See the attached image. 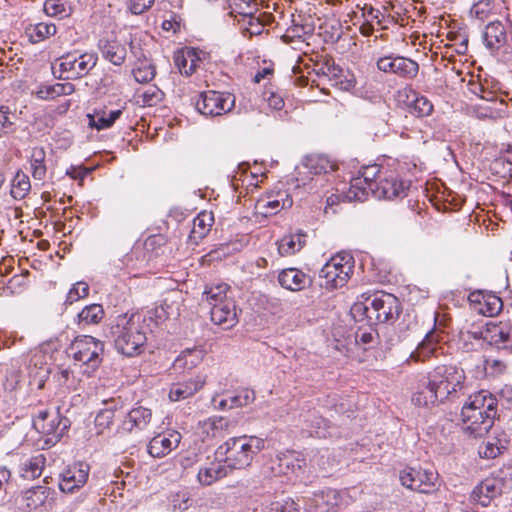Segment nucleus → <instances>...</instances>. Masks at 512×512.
Here are the masks:
<instances>
[{"label":"nucleus","instance_id":"6e6d98bb","mask_svg":"<svg viewBox=\"0 0 512 512\" xmlns=\"http://www.w3.org/2000/svg\"><path fill=\"white\" fill-rule=\"evenodd\" d=\"M492 10V2L490 0H481L475 3L471 9L470 13L476 19L480 21H484Z\"/></svg>","mask_w":512,"mask_h":512},{"label":"nucleus","instance_id":"7c9ffc66","mask_svg":"<svg viewBox=\"0 0 512 512\" xmlns=\"http://www.w3.org/2000/svg\"><path fill=\"white\" fill-rule=\"evenodd\" d=\"M51 491L49 488L37 486L25 493L26 505L30 510L44 509L48 510L51 506L49 497Z\"/></svg>","mask_w":512,"mask_h":512},{"label":"nucleus","instance_id":"a211bd4d","mask_svg":"<svg viewBox=\"0 0 512 512\" xmlns=\"http://www.w3.org/2000/svg\"><path fill=\"white\" fill-rule=\"evenodd\" d=\"M210 315L211 321L223 327V329H230L238 323V315L234 301L212 303Z\"/></svg>","mask_w":512,"mask_h":512},{"label":"nucleus","instance_id":"ea45409f","mask_svg":"<svg viewBox=\"0 0 512 512\" xmlns=\"http://www.w3.org/2000/svg\"><path fill=\"white\" fill-rule=\"evenodd\" d=\"M121 110H112L108 113H98L96 115L88 114L89 125L97 130L107 129L121 116Z\"/></svg>","mask_w":512,"mask_h":512},{"label":"nucleus","instance_id":"b1692460","mask_svg":"<svg viewBox=\"0 0 512 512\" xmlns=\"http://www.w3.org/2000/svg\"><path fill=\"white\" fill-rule=\"evenodd\" d=\"M309 500L310 507L314 508V512H336L340 497L336 490L326 489L315 493Z\"/></svg>","mask_w":512,"mask_h":512},{"label":"nucleus","instance_id":"6ab92c4d","mask_svg":"<svg viewBox=\"0 0 512 512\" xmlns=\"http://www.w3.org/2000/svg\"><path fill=\"white\" fill-rule=\"evenodd\" d=\"M97 47L101 52L102 57L115 66H121L126 59L127 50L116 38H101L98 41Z\"/></svg>","mask_w":512,"mask_h":512},{"label":"nucleus","instance_id":"6e6552de","mask_svg":"<svg viewBox=\"0 0 512 512\" xmlns=\"http://www.w3.org/2000/svg\"><path fill=\"white\" fill-rule=\"evenodd\" d=\"M363 309L367 319L379 323L394 320L401 312L399 300L388 293L375 295L372 299H368Z\"/></svg>","mask_w":512,"mask_h":512},{"label":"nucleus","instance_id":"72a5a7b5","mask_svg":"<svg viewBox=\"0 0 512 512\" xmlns=\"http://www.w3.org/2000/svg\"><path fill=\"white\" fill-rule=\"evenodd\" d=\"M204 357L201 349H187L183 351L174 361L173 367L178 370H191L198 366Z\"/></svg>","mask_w":512,"mask_h":512},{"label":"nucleus","instance_id":"4d7b16f0","mask_svg":"<svg viewBox=\"0 0 512 512\" xmlns=\"http://www.w3.org/2000/svg\"><path fill=\"white\" fill-rule=\"evenodd\" d=\"M506 369V364L498 359L485 358L484 359V370L487 375L496 376L502 374Z\"/></svg>","mask_w":512,"mask_h":512},{"label":"nucleus","instance_id":"603ef678","mask_svg":"<svg viewBox=\"0 0 512 512\" xmlns=\"http://www.w3.org/2000/svg\"><path fill=\"white\" fill-rule=\"evenodd\" d=\"M502 301L495 295H488L484 297V304L480 311L488 316L497 315L502 310Z\"/></svg>","mask_w":512,"mask_h":512},{"label":"nucleus","instance_id":"8fccbe9b","mask_svg":"<svg viewBox=\"0 0 512 512\" xmlns=\"http://www.w3.org/2000/svg\"><path fill=\"white\" fill-rule=\"evenodd\" d=\"M305 166L309 169L310 173L315 175L327 173L329 169H332V165L324 157L307 158Z\"/></svg>","mask_w":512,"mask_h":512},{"label":"nucleus","instance_id":"e433bc0d","mask_svg":"<svg viewBox=\"0 0 512 512\" xmlns=\"http://www.w3.org/2000/svg\"><path fill=\"white\" fill-rule=\"evenodd\" d=\"M104 317V310L100 304H91L82 309L78 314V323L85 327L91 324H98Z\"/></svg>","mask_w":512,"mask_h":512},{"label":"nucleus","instance_id":"c9c22d12","mask_svg":"<svg viewBox=\"0 0 512 512\" xmlns=\"http://www.w3.org/2000/svg\"><path fill=\"white\" fill-rule=\"evenodd\" d=\"M30 166L35 180H43L46 177V153L42 147H34L32 149Z\"/></svg>","mask_w":512,"mask_h":512},{"label":"nucleus","instance_id":"052dcab7","mask_svg":"<svg viewBox=\"0 0 512 512\" xmlns=\"http://www.w3.org/2000/svg\"><path fill=\"white\" fill-rule=\"evenodd\" d=\"M163 93L157 87H149L143 92V103L147 106H154L162 100Z\"/></svg>","mask_w":512,"mask_h":512},{"label":"nucleus","instance_id":"f8f14e48","mask_svg":"<svg viewBox=\"0 0 512 512\" xmlns=\"http://www.w3.org/2000/svg\"><path fill=\"white\" fill-rule=\"evenodd\" d=\"M409 187L410 182L403 181L395 173L390 172L379 176V181L372 194L378 199H402L407 195Z\"/></svg>","mask_w":512,"mask_h":512},{"label":"nucleus","instance_id":"c756f323","mask_svg":"<svg viewBox=\"0 0 512 512\" xmlns=\"http://www.w3.org/2000/svg\"><path fill=\"white\" fill-rule=\"evenodd\" d=\"M229 470L223 460L217 459L209 465L201 467L198 471V480L202 485H211L215 481L227 476Z\"/></svg>","mask_w":512,"mask_h":512},{"label":"nucleus","instance_id":"423d86ee","mask_svg":"<svg viewBox=\"0 0 512 512\" xmlns=\"http://www.w3.org/2000/svg\"><path fill=\"white\" fill-rule=\"evenodd\" d=\"M427 375L443 401L464 388L465 373L456 366L439 365Z\"/></svg>","mask_w":512,"mask_h":512},{"label":"nucleus","instance_id":"3c124183","mask_svg":"<svg viewBox=\"0 0 512 512\" xmlns=\"http://www.w3.org/2000/svg\"><path fill=\"white\" fill-rule=\"evenodd\" d=\"M156 75L155 67L152 64L144 63L133 70V76L139 83H147L154 79Z\"/></svg>","mask_w":512,"mask_h":512},{"label":"nucleus","instance_id":"f3484780","mask_svg":"<svg viewBox=\"0 0 512 512\" xmlns=\"http://www.w3.org/2000/svg\"><path fill=\"white\" fill-rule=\"evenodd\" d=\"M180 440L181 435L177 431L158 434L150 440L148 453L154 458H162L177 448Z\"/></svg>","mask_w":512,"mask_h":512},{"label":"nucleus","instance_id":"9b49d317","mask_svg":"<svg viewBox=\"0 0 512 512\" xmlns=\"http://www.w3.org/2000/svg\"><path fill=\"white\" fill-rule=\"evenodd\" d=\"M401 484L410 490L420 493L433 491L436 481V473L429 469L407 467L400 472Z\"/></svg>","mask_w":512,"mask_h":512},{"label":"nucleus","instance_id":"7ed1b4c3","mask_svg":"<svg viewBox=\"0 0 512 512\" xmlns=\"http://www.w3.org/2000/svg\"><path fill=\"white\" fill-rule=\"evenodd\" d=\"M264 448V440L256 436L232 437L216 450V458L223 460L228 470L244 469L251 465L254 457Z\"/></svg>","mask_w":512,"mask_h":512},{"label":"nucleus","instance_id":"a18cd8bd","mask_svg":"<svg viewBox=\"0 0 512 512\" xmlns=\"http://www.w3.org/2000/svg\"><path fill=\"white\" fill-rule=\"evenodd\" d=\"M56 26L53 23L40 22L35 24L29 33L32 42L38 43L44 39L55 35Z\"/></svg>","mask_w":512,"mask_h":512},{"label":"nucleus","instance_id":"412c9836","mask_svg":"<svg viewBox=\"0 0 512 512\" xmlns=\"http://www.w3.org/2000/svg\"><path fill=\"white\" fill-rule=\"evenodd\" d=\"M206 383L205 375H197L193 379L173 383L170 387L169 398L171 401H181L193 396L201 390Z\"/></svg>","mask_w":512,"mask_h":512},{"label":"nucleus","instance_id":"39448f33","mask_svg":"<svg viewBox=\"0 0 512 512\" xmlns=\"http://www.w3.org/2000/svg\"><path fill=\"white\" fill-rule=\"evenodd\" d=\"M354 268V258L350 253L342 252L330 258L319 272L320 286L332 290L343 287Z\"/></svg>","mask_w":512,"mask_h":512},{"label":"nucleus","instance_id":"f704fd0d","mask_svg":"<svg viewBox=\"0 0 512 512\" xmlns=\"http://www.w3.org/2000/svg\"><path fill=\"white\" fill-rule=\"evenodd\" d=\"M306 235L302 232L284 236L278 242V251L282 256L293 255L300 251L305 245Z\"/></svg>","mask_w":512,"mask_h":512},{"label":"nucleus","instance_id":"4be33fe9","mask_svg":"<svg viewBox=\"0 0 512 512\" xmlns=\"http://www.w3.org/2000/svg\"><path fill=\"white\" fill-rule=\"evenodd\" d=\"M279 284L290 291H301L310 286L312 280L304 272L296 268H287L278 275Z\"/></svg>","mask_w":512,"mask_h":512},{"label":"nucleus","instance_id":"0e129e2a","mask_svg":"<svg viewBox=\"0 0 512 512\" xmlns=\"http://www.w3.org/2000/svg\"><path fill=\"white\" fill-rule=\"evenodd\" d=\"M54 96L59 97L62 95H70L75 91V87L72 83H56L53 85Z\"/></svg>","mask_w":512,"mask_h":512},{"label":"nucleus","instance_id":"393cba45","mask_svg":"<svg viewBox=\"0 0 512 512\" xmlns=\"http://www.w3.org/2000/svg\"><path fill=\"white\" fill-rule=\"evenodd\" d=\"M400 96H405L404 101L408 112L416 117L428 116L433 111L431 101L427 97L417 94L415 91H405L404 94Z\"/></svg>","mask_w":512,"mask_h":512},{"label":"nucleus","instance_id":"bf43d9fd","mask_svg":"<svg viewBox=\"0 0 512 512\" xmlns=\"http://www.w3.org/2000/svg\"><path fill=\"white\" fill-rule=\"evenodd\" d=\"M264 30L263 24L259 19L250 16L248 20V26L243 28L242 33L245 37L251 38L252 36L261 35Z\"/></svg>","mask_w":512,"mask_h":512},{"label":"nucleus","instance_id":"09e8293b","mask_svg":"<svg viewBox=\"0 0 512 512\" xmlns=\"http://www.w3.org/2000/svg\"><path fill=\"white\" fill-rule=\"evenodd\" d=\"M89 294V286L86 282L80 281L75 283L68 291L65 304H73L74 302L85 298Z\"/></svg>","mask_w":512,"mask_h":512},{"label":"nucleus","instance_id":"f257e3e1","mask_svg":"<svg viewBox=\"0 0 512 512\" xmlns=\"http://www.w3.org/2000/svg\"><path fill=\"white\" fill-rule=\"evenodd\" d=\"M496 413V398L488 391L481 390L468 397L461 409L458 424L466 436L480 438L492 428Z\"/></svg>","mask_w":512,"mask_h":512},{"label":"nucleus","instance_id":"774afa93","mask_svg":"<svg viewBox=\"0 0 512 512\" xmlns=\"http://www.w3.org/2000/svg\"><path fill=\"white\" fill-rule=\"evenodd\" d=\"M11 114V110L9 106L1 105L0 106V123L4 128H10L14 123L10 120L9 115Z\"/></svg>","mask_w":512,"mask_h":512},{"label":"nucleus","instance_id":"864d4df0","mask_svg":"<svg viewBox=\"0 0 512 512\" xmlns=\"http://www.w3.org/2000/svg\"><path fill=\"white\" fill-rule=\"evenodd\" d=\"M194 501L188 492L182 491L177 493L172 499V507L174 512H184L188 510Z\"/></svg>","mask_w":512,"mask_h":512},{"label":"nucleus","instance_id":"de8ad7c7","mask_svg":"<svg viewBox=\"0 0 512 512\" xmlns=\"http://www.w3.org/2000/svg\"><path fill=\"white\" fill-rule=\"evenodd\" d=\"M230 408H239L252 403L255 400V393L253 390L243 388L237 390L233 396H228Z\"/></svg>","mask_w":512,"mask_h":512},{"label":"nucleus","instance_id":"338daca9","mask_svg":"<svg viewBox=\"0 0 512 512\" xmlns=\"http://www.w3.org/2000/svg\"><path fill=\"white\" fill-rule=\"evenodd\" d=\"M469 86H470V91L473 94L479 96L480 98L487 99V100H490V99L493 98L492 92H488L487 95L484 94L485 93V89H484V87L480 83H478V82H471L469 84Z\"/></svg>","mask_w":512,"mask_h":512},{"label":"nucleus","instance_id":"9d476101","mask_svg":"<svg viewBox=\"0 0 512 512\" xmlns=\"http://www.w3.org/2000/svg\"><path fill=\"white\" fill-rule=\"evenodd\" d=\"M235 106V96L228 92L205 91L196 102L197 110L205 116H219Z\"/></svg>","mask_w":512,"mask_h":512},{"label":"nucleus","instance_id":"dca6fc26","mask_svg":"<svg viewBox=\"0 0 512 512\" xmlns=\"http://www.w3.org/2000/svg\"><path fill=\"white\" fill-rule=\"evenodd\" d=\"M380 175L385 173H382L377 165L366 167L360 177L352 179L349 193L353 194V198L363 200L369 192H373Z\"/></svg>","mask_w":512,"mask_h":512},{"label":"nucleus","instance_id":"a878e982","mask_svg":"<svg viewBox=\"0 0 512 512\" xmlns=\"http://www.w3.org/2000/svg\"><path fill=\"white\" fill-rule=\"evenodd\" d=\"M276 462L277 467L273 466L272 470L284 475L297 474L305 465V460L301 459L299 454L290 451L277 455Z\"/></svg>","mask_w":512,"mask_h":512},{"label":"nucleus","instance_id":"aec40b11","mask_svg":"<svg viewBox=\"0 0 512 512\" xmlns=\"http://www.w3.org/2000/svg\"><path fill=\"white\" fill-rule=\"evenodd\" d=\"M440 402L443 399H440L437 389L432 386L429 376L423 377L412 395V403L420 407H432Z\"/></svg>","mask_w":512,"mask_h":512},{"label":"nucleus","instance_id":"5701e85b","mask_svg":"<svg viewBox=\"0 0 512 512\" xmlns=\"http://www.w3.org/2000/svg\"><path fill=\"white\" fill-rule=\"evenodd\" d=\"M152 412L150 409L138 406L131 409L122 422V429L126 432L144 430L150 423Z\"/></svg>","mask_w":512,"mask_h":512},{"label":"nucleus","instance_id":"69168bd1","mask_svg":"<svg viewBox=\"0 0 512 512\" xmlns=\"http://www.w3.org/2000/svg\"><path fill=\"white\" fill-rule=\"evenodd\" d=\"M104 408L112 412V416L115 417V413L123 409V401L120 398H111L103 402Z\"/></svg>","mask_w":512,"mask_h":512},{"label":"nucleus","instance_id":"4c0bfd02","mask_svg":"<svg viewBox=\"0 0 512 512\" xmlns=\"http://www.w3.org/2000/svg\"><path fill=\"white\" fill-rule=\"evenodd\" d=\"M508 442L509 441L506 438H493L491 440H488L486 443H483L479 447L478 453L481 458L494 459L498 455L502 454L504 450L507 449Z\"/></svg>","mask_w":512,"mask_h":512},{"label":"nucleus","instance_id":"bb28decb","mask_svg":"<svg viewBox=\"0 0 512 512\" xmlns=\"http://www.w3.org/2000/svg\"><path fill=\"white\" fill-rule=\"evenodd\" d=\"M483 40L489 50H498L507 41L506 29L502 22H490L483 33Z\"/></svg>","mask_w":512,"mask_h":512},{"label":"nucleus","instance_id":"1a4fd4ad","mask_svg":"<svg viewBox=\"0 0 512 512\" xmlns=\"http://www.w3.org/2000/svg\"><path fill=\"white\" fill-rule=\"evenodd\" d=\"M95 53H68L59 59L61 79H79L87 75L97 64Z\"/></svg>","mask_w":512,"mask_h":512},{"label":"nucleus","instance_id":"20e7f679","mask_svg":"<svg viewBox=\"0 0 512 512\" xmlns=\"http://www.w3.org/2000/svg\"><path fill=\"white\" fill-rule=\"evenodd\" d=\"M69 426V419L63 417L57 410H41L33 418V427L41 434L38 442H43V449L58 443Z\"/></svg>","mask_w":512,"mask_h":512},{"label":"nucleus","instance_id":"5fc2aeb1","mask_svg":"<svg viewBox=\"0 0 512 512\" xmlns=\"http://www.w3.org/2000/svg\"><path fill=\"white\" fill-rule=\"evenodd\" d=\"M114 417L112 412L107 409H100L95 417V426L98 429V434L103 433L106 429H109L113 424Z\"/></svg>","mask_w":512,"mask_h":512},{"label":"nucleus","instance_id":"c03bdc74","mask_svg":"<svg viewBox=\"0 0 512 512\" xmlns=\"http://www.w3.org/2000/svg\"><path fill=\"white\" fill-rule=\"evenodd\" d=\"M228 290L229 286L226 283H218L209 287L207 286L203 295L205 296V299L209 305L212 306V303L216 302L233 301L232 299L227 298Z\"/></svg>","mask_w":512,"mask_h":512},{"label":"nucleus","instance_id":"37998d69","mask_svg":"<svg viewBox=\"0 0 512 512\" xmlns=\"http://www.w3.org/2000/svg\"><path fill=\"white\" fill-rule=\"evenodd\" d=\"M214 218L212 213L201 212L193 221L192 234L194 238L202 239L209 232Z\"/></svg>","mask_w":512,"mask_h":512},{"label":"nucleus","instance_id":"ddd939ff","mask_svg":"<svg viewBox=\"0 0 512 512\" xmlns=\"http://www.w3.org/2000/svg\"><path fill=\"white\" fill-rule=\"evenodd\" d=\"M89 472L90 466L85 462L68 465L59 475V489L64 493H74L86 484Z\"/></svg>","mask_w":512,"mask_h":512},{"label":"nucleus","instance_id":"4468645a","mask_svg":"<svg viewBox=\"0 0 512 512\" xmlns=\"http://www.w3.org/2000/svg\"><path fill=\"white\" fill-rule=\"evenodd\" d=\"M377 68L382 72L392 73L408 79L415 78L419 71V65L414 60L392 55L379 58Z\"/></svg>","mask_w":512,"mask_h":512},{"label":"nucleus","instance_id":"680f3d73","mask_svg":"<svg viewBox=\"0 0 512 512\" xmlns=\"http://www.w3.org/2000/svg\"><path fill=\"white\" fill-rule=\"evenodd\" d=\"M377 333L370 328H359L355 333V340L357 344L369 345L374 342Z\"/></svg>","mask_w":512,"mask_h":512},{"label":"nucleus","instance_id":"f03ea898","mask_svg":"<svg viewBox=\"0 0 512 512\" xmlns=\"http://www.w3.org/2000/svg\"><path fill=\"white\" fill-rule=\"evenodd\" d=\"M106 336L114 342L115 349L128 357L142 352L146 334L138 314H120L111 323Z\"/></svg>","mask_w":512,"mask_h":512},{"label":"nucleus","instance_id":"e2e57ef3","mask_svg":"<svg viewBox=\"0 0 512 512\" xmlns=\"http://www.w3.org/2000/svg\"><path fill=\"white\" fill-rule=\"evenodd\" d=\"M155 0H128V8L132 14L140 15L147 11Z\"/></svg>","mask_w":512,"mask_h":512},{"label":"nucleus","instance_id":"cd10ccee","mask_svg":"<svg viewBox=\"0 0 512 512\" xmlns=\"http://www.w3.org/2000/svg\"><path fill=\"white\" fill-rule=\"evenodd\" d=\"M439 341V335L435 330L429 331L425 338L418 344L417 348L411 352L406 363L410 360L415 362H424L427 358L433 355L436 351V344Z\"/></svg>","mask_w":512,"mask_h":512},{"label":"nucleus","instance_id":"c85d7f7f","mask_svg":"<svg viewBox=\"0 0 512 512\" xmlns=\"http://www.w3.org/2000/svg\"><path fill=\"white\" fill-rule=\"evenodd\" d=\"M201 431L207 437L223 438L230 430V422L221 416H212L200 423Z\"/></svg>","mask_w":512,"mask_h":512},{"label":"nucleus","instance_id":"79ce46f5","mask_svg":"<svg viewBox=\"0 0 512 512\" xmlns=\"http://www.w3.org/2000/svg\"><path fill=\"white\" fill-rule=\"evenodd\" d=\"M31 189L29 177L22 171H18L12 180L11 196L16 200L25 198Z\"/></svg>","mask_w":512,"mask_h":512},{"label":"nucleus","instance_id":"a19ab883","mask_svg":"<svg viewBox=\"0 0 512 512\" xmlns=\"http://www.w3.org/2000/svg\"><path fill=\"white\" fill-rule=\"evenodd\" d=\"M44 11L48 16L65 18L72 13V7L69 0H46Z\"/></svg>","mask_w":512,"mask_h":512},{"label":"nucleus","instance_id":"49530a36","mask_svg":"<svg viewBox=\"0 0 512 512\" xmlns=\"http://www.w3.org/2000/svg\"><path fill=\"white\" fill-rule=\"evenodd\" d=\"M492 340L498 349L512 351V329L498 327L493 331Z\"/></svg>","mask_w":512,"mask_h":512},{"label":"nucleus","instance_id":"2eb2a0df","mask_svg":"<svg viewBox=\"0 0 512 512\" xmlns=\"http://www.w3.org/2000/svg\"><path fill=\"white\" fill-rule=\"evenodd\" d=\"M506 488V482L498 476H490L479 483L471 493V499L481 506H488L491 501L500 496Z\"/></svg>","mask_w":512,"mask_h":512},{"label":"nucleus","instance_id":"0eeeda50","mask_svg":"<svg viewBox=\"0 0 512 512\" xmlns=\"http://www.w3.org/2000/svg\"><path fill=\"white\" fill-rule=\"evenodd\" d=\"M104 344L89 335H82L75 338L68 348V353L77 362L88 365L90 368H97L102 362Z\"/></svg>","mask_w":512,"mask_h":512},{"label":"nucleus","instance_id":"473e14b6","mask_svg":"<svg viewBox=\"0 0 512 512\" xmlns=\"http://www.w3.org/2000/svg\"><path fill=\"white\" fill-rule=\"evenodd\" d=\"M323 75L327 76L333 86L338 87L343 91H350L355 87L356 80L352 74H344V71L335 65L327 67V71H322Z\"/></svg>","mask_w":512,"mask_h":512},{"label":"nucleus","instance_id":"2f4dec72","mask_svg":"<svg viewBox=\"0 0 512 512\" xmlns=\"http://www.w3.org/2000/svg\"><path fill=\"white\" fill-rule=\"evenodd\" d=\"M199 58L197 57L194 49L185 48L177 51L174 55V63L179 70L180 74L190 76L193 74L197 67Z\"/></svg>","mask_w":512,"mask_h":512},{"label":"nucleus","instance_id":"58836bf2","mask_svg":"<svg viewBox=\"0 0 512 512\" xmlns=\"http://www.w3.org/2000/svg\"><path fill=\"white\" fill-rule=\"evenodd\" d=\"M46 464L44 454H37L29 458L23 465V477L26 479H35L42 475Z\"/></svg>","mask_w":512,"mask_h":512},{"label":"nucleus","instance_id":"13d9d810","mask_svg":"<svg viewBox=\"0 0 512 512\" xmlns=\"http://www.w3.org/2000/svg\"><path fill=\"white\" fill-rule=\"evenodd\" d=\"M298 504L291 498L276 501L271 505V512H298Z\"/></svg>","mask_w":512,"mask_h":512}]
</instances>
